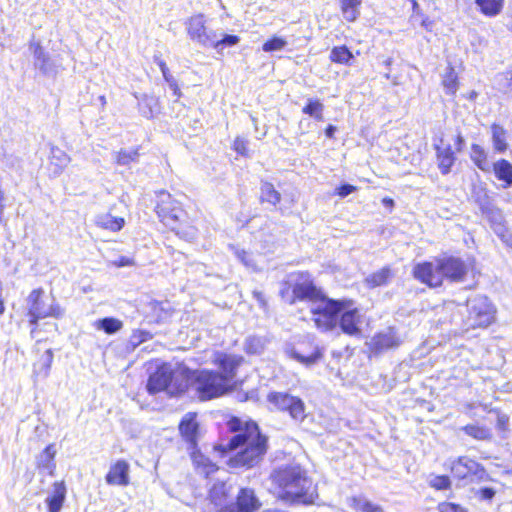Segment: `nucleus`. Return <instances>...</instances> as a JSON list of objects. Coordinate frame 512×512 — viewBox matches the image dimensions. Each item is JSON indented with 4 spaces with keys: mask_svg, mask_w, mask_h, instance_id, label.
Returning <instances> with one entry per match:
<instances>
[{
    "mask_svg": "<svg viewBox=\"0 0 512 512\" xmlns=\"http://www.w3.org/2000/svg\"><path fill=\"white\" fill-rule=\"evenodd\" d=\"M270 480L276 496L286 502L308 505L313 504L318 497L312 480L297 464L275 469Z\"/></svg>",
    "mask_w": 512,
    "mask_h": 512,
    "instance_id": "f257e3e1",
    "label": "nucleus"
},
{
    "mask_svg": "<svg viewBox=\"0 0 512 512\" xmlns=\"http://www.w3.org/2000/svg\"><path fill=\"white\" fill-rule=\"evenodd\" d=\"M155 212L157 213L160 221L168 228L176 231L177 235L192 239L196 235L195 228L187 226L183 228L186 219V212L183 210L181 204L173 198V196L166 192L160 191L157 193V201Z\"/></svg>",
    "mask_w": 512,
    "mask_h": 512,
    "instance_id": "f03ea898",
    "label": "nucleus"
},
{
    "mask_svg": "<svg viewBox=\"0 0 512 512\" xmlns=\"http://www.w3.org/2000/svg\"><path fill=\"white\" fill-rule=\"evenodd\" d=\"M229 428L235 434L226 445H219V449L226 453L238 448H261L267 450V437L260 433L258 425L254 422H242L233 418L228 423Z\"/></svg>",
    "mask_w": 512,
    "mask_h": 512,
    "instance_id": "7ed1b4c3",
    "label": "nucleus"
},
{
    "mask_svg": "<svg viewBox=\"0 0 512 512\" xmlns=\"http://www.w3.org/2000/svg\"><path fill=\"white\" fill-rule=\"evenodd\" d=\"M193 388L200 400H210L226 393L230 385L219 373L201 370L196 373Z\"/></svg>",
    "mask_w": 512,
    "mask_h": 512,
    "instance_id": "20e7f679",
    "label": "nucleus"
},
{
    "mask_svg": "<svg viewBox=\"0 0 512 512\" xmlns=\"http://www.w3.org/2000/svg\"><path fill=\"white\" fill-rule=\"evenodd\" d=\"M443 276L451 282H468L466 288L476 285V270L472 258H441Z\"/></svg>",
    "mask_w": 512,
    "mask_h": 512,
    "instance_id": "39448f33",
    "label": "nucleus"
},
{
    "mask_svg": "<svg viewBox=\"0 0 512 512\" xmlns=\"http://www.w3.org/2000/svg\"><path fill=\"white\" fill-rule=\"evenodd\" d=\"M27 305L31 324H35L39 319L60 317L62 315L60 307L55 304V299L45 295L41 288L34 289L29 294Z\"/></svg>",
    "mask_w": 512,
    "mask_h": 512,
    "instance_id": "423d86ee",
    "label": "nucleus"
},
{
    "mask_svg": "<svg viewBox=\"0 0 512 512\" xmlns=\"http://www.w3.org/2000/svg\"><path fill=\"white\" fill-rule=\"evenodd\" d=\"M466 324L471 328H486L495 319V308L487 297L476 295L467 300Z\"/></svg>",
    "mask_w": 512,
    "mask_h": 512,
    "instance_id": "0eeeda50",
    "label": "nucleus"
},
{
    "mask_svg": "<svg viewBox=\"0 0 512 512\" xmlns=\"http://www.w3.org/2000/svg\"><path fill=\"white\" fill-rule=\"evenodd\" d=\"M345 309V302L334 301L326 297L311 306L312 320L316 327L328 331L335 327L337 314Z\"/></svg>",
    "mask_w": 512,
    "mask_h": 512,
    "instance_id": "6e6552de",
    "label": "nucleus"
},
{
    "mask_svg": "<svg viewBox=\"0 0 512 512\" xmlns=\"http://www.w3.org/2000/svg\"><path fill=\"white\" fill-rule=\"evenodd\" d=\"M289 281L292 283L294 295L291 303L294 302V299H299L309 301L311 306H313V304L325 298V295L315 286L310 275L307 273L291 275Z\"/></svg>",
    "mask_w": 512,
    "mask_h": 512,
    "instance_id": "1a4fd4ad",
    "label": "nucleus"
},
{
    "mask_svg": "<svg viewBox=\"0 0 512 512\" xmlns=\"http://www.w3.org/2000/svg\"><path fill=\"white\" fill-rule=\"evenodd\" d=\"M268 401L282 411H288L291 418L303 421L306 417L303 401L287 393L273 392L268 395Z\"/></svg>",
    "mask_w": 512,
    "mask_h": 512,
    "instance_id": "9d476101",
    "label": "nucleus"
},
{
    "mask_svg": "<svg viewBox=\"0 0 512 512\" xmlns=\"http://www.w3.org/2000/svg\"><path fill=\"white\" fill-rule=\"evenodd\" d=\"M189 38L204 47L210 46L215 41V31L206 26V19L203 14L191 16L185 22Z\"/></svg>",
    "mask_w": 512,
    "mask_h": 512,
    "instance_id": "9b49d317",
    "label": "nucleus"
},
{
    "mask_svg": "<svg viewBox=\"0 0 512 512\" xmlns=\"http://www.w3.org/2000/svg\"><path fill=\"white\" fill-rule=\"evenodd\" d=\"M414 277L429 287H438L444 280L441 258L426 261L415 266Z\"/></svg>",
    "mask_w": 512,
    "mask_h": 512,
    "instance_id": "f8f14e48",
    "label": "nucleus"
},
{
    "mask_svg": "<svg viewBox=\"0 0 512 512\" xmlns=\"http://www.w3.org/2000/svg\"><path fill=\"white\" fill-rule=\"evenodd\" d=\"M211 361L221 370L219 375L225 379L227 384L231 385V381L236 375V370L243 362V357L236 354L216 351L213 352Z\"/></svg>",
    "mask_w": 512,
    "mask_h": 512,
    "instance_id": "ddd939ff",
    "label": "nucleus"
},
{
    "mask_svg": "<svg viewBox=\"0 0 512 512\" xmlns=\"http://www.w3.org/2000/svg\"><path fill=\"white\" fill-rule=\"evenodd\" d=\"M237 450L228 460V465L232 468H252L262 460L267 452L261 448H238Z\"/></svg>",
    "mask_w": 512,
    "mask_h": 512,
    "instance_id": "4468645a",
    "label": "nucleus"
},
{
    "mask_svg": "<svg viewBox=\"0 0 512 512\" xmlns=\"http://www.w3.org/2000/svg\"><path fill=\"white\" fill-rule=\"evenodd\" d=\"M172 380V369L169 365L160 366L150 375L147 382V390L150 394H155L165 390Z\"/></svg>",
    "mask_w": 512,
    "mask_h": 512,
    "instance_id": "2eb2a0df",
    "label": "nucleus"
},
{
    "mask_svg": "<svg viewBox=\"0 0 512 512\" xmlns=\"http://www.w3.org/2000/svg\"><path fill=\"white\" fill-rule=\"evenodd\" d=\"M343 313L340 318V327L342 331L348 335L356 336L360 334V324H361V315L358 309L348 308L347 303L345 302V309L342 310Z\"/></svg>",
    "mask_w": 512,
    "mask_h": 512,
    "instance_id": "dca6fc26",
    "label": "nucleus"
},
{
    "mask_svg": "<svg viewBox=\"0 0 512 512\" xmlns=\"http://www.w3.org/2000/svg\"><path fill=\"white\" fill-rule=\"evenodd\" d=\"M109 485L127 486L129 484V464L125 460H118L110 467L106 475Z\"/></svg>",
    "mask_w": 512,
    "mask_h": 512,
    "instance_id": "f3484780",
    "label": "nucleus"
},
{
    "mask_svg": "<svg viewBox=\"0 0 512 512\" xmlns=\"http://www.w3.org/2000/svg\"><path fill=\"white\" fill-rule=\"evenodd\" d=\"M399 344V337L396 335V332L393 328H388L387 330L376 334L371 340L373 349L379 352L390 348H395L399 346Z\"/></svg>",
    "mask_w": 512,
    "mask_h": 512,
    "instance_id": "a211bd4d",
    "label": "nucleus"
},
{
    "mask_svg": "<svg viewBox=\"0 0 512 512\" xmlns=\"http://www.w3.org/2000/svg\"><path fill=\"white\" fill-rule=\"evenodd\" d=\"M179 430L184 439L194 447L197 442L198 431L196 414L187 413L180 422Z\"/></svg>",
    "mask_w": 512,
    "mask_h": 512,
    "instance_id": "6ab92c4d",
    "label": "nucleus"
},
{
    "mask_svg": "<svg viewBox=\"0 0 512 512\" xmlns=\"http://www.w3.org/2000/svg\"><path fill=\"white\" fill-rule=\"evenodd\" d=\"M477 469L478 463L466 457L458 458L451 465V472L458 479H465L469 475L475 474Z\"/></svg>",
    "mask_w": 512,
    "mask_h": 512,
    "instance_id": "aec40b11",
    "label": "nucleus"
},
{
    "mask_svg": "<svg viewBox=\"0 0 512 512\" xmlns=\"http://www.w3.org/2000/svg\"><path fill=\"white\" fill-rule=\"evenodd\" d=\"M233 506L237 512H254L259 507V503L253 490L244 488L241 489L237 497V503Z\"/></svg>",
    "mask_w": 512,
    "mask_h": 512,
    "instance_id": "412c9836",
    "label": "nucleus"
},
{
    "mask_svg": "<svg viewBox=\"0 0 512 512\" xmlns=\"http://www.w3.org/2000/svg\"><path fill=\"white\" fill-rule=\"evenodd\" d=\"M70 156L62 149L53 146L50 153V167L55 176L60 175L70 163Z\"/></svg>",
    "mask_w": 512,
    "mask_h": 512,
    "instance_id": "4be33fe9",
    "label": "nucleus"
},
{
    "mask_svg": "<svg viewBox=\"0 0 512 512\" xmlns=\"http://www.w3.org/2000/svg\"><path fill=\"white\" fill-rule=\"evenodd\" d=\"M435 148L437 152L438 168L443 175H446L450 172L451 167L455 162L454 152L450 145H435Z\"/></svg>",
    "mask_w": 512,
    "mask_h": 512,
    "instance_id": "5701e85b",
    "label": "nucleus"
},
{
    "mask_svg": "<svg viewBox=\"0 0 512 512\" xmlns=\"http://www.w3.org/2000/svg\"><path fill=\"white\" fill-rule=\"evenodd\" d=\"M66 496V487L63 482H55L52 488L51 496L47 497L46 503L49 512H59L62 508Z\"/></svg>",
    "mask_w": 512,
    "mask_h": 512,
    "instance_id": "b1692460",
    "label": "nucleus"
},
{
    "mask_svg": "<svg viewBox=\"0 0 512 512\" xmlns=\"http://www.w3.org/2000/svg\"><path fill=\"white\" fill-rule=\"evenodd\" d=\"M493 172L499 181H502L504 189L512 186V165L505 159H500L493 164Z\"/></svg>",
    "mask_w": 512,
    "mask_h": 512,
    "instance_id": "393cba45",
    "label": "nucleus"
},
{
    "mask_svg": "<svg viewBox=\"0 0 512 512\" xmlns=\"http://www.w3.org/2000/svg\"><path fill=\"white\" fill-rule=\"evenodd\" d=\"M95 223L102 229L117 232L123 228L125 220L122 217H116L110 213H103L96 216Z\"/></svg>",
    "mask_w": 512,
    "mask_h": 512,
    "instance_id": "a878e982",
    "label": "nucleus"
},
{
    "mask_svg": "<svg viewBox=\"0 0 512 512\" xmlns=\"http://www.w3.org/2000/svg\"><path fill=\"white\" fill-rule=\"evenodd\" d=\"M343 18L348 22H355L360 16V7L363 0H338Z\"/></svg>",
    "mask_w": 512,
    "mask_h": 512,
    "instance_id": "bb28decb",
    "label": "nucleus"
},
{
    "mask_svg": "<svg viewBox=\"0 0 512 512\" xmlns=\"http://www.w3.org/2000/svg\"><path fill=\"white\" fill-rule=\"evenodd\" d=\"M55 455L56 450L54 445H48L37 457V467L47 471L50 475H52L56 467L54 462Z\"/></svg>",
    "mask_w": 512,
    "mask_h": 512,
    "instance_id": "cd10ccee",
    "label": "nucleus"
},
{
    "mask_svg": "<svg viewBox=\"0 0 512 512\" xmlns=\"http://www.w3.org/2000/svg\"><path fill=\"white\" fill-rule=\"evenodd\" d=\"M29 50L35 58V66L42 72L47 73L49 70V57L45 53L39 42L31 41Z\"/></svg>",
    "mask_w": 512,
    "mask_h": 512,
    "instance_id": "c85d7f7f",
    "label": "nucleus"
},
{
    "mask_svg": "<svg viewBox=\"0 0 512 512\" xmlns=\"http://www.w3.org/2000/svg\"><path fill=\"white\" fill-rule=\"evenodd\" d=\"M96 330L104 331L106 334H115L123 328V322L117 318L105 317L98 319L93 324Z\"/></svg>",
    "mask_w": 512,
    "mask_h": 512,
    "instance_id": "c756f323",
    "label": "nucleus"
},
{
    "mask_svg": "<svg viewBox=\"0 0 512 512\" xmlns=\"http://www.w3.org/2000/svg\"><path fill=\"white\" fill-rule=\"evenodd\" d=\"M471 160L473 163L483 172H490V164L487 159V153L485 149L478 145L473 144L471 146V154H470Z\"/></svg>",
    "mask_w": 512,
    "mask_h": 512,
    "instance_id": "7c9ffc66",
    "label": "nucleus"
},
{
    "mask_svg": "<svg viewBox=\"0 0 512 512\" xmlns=\"http://www.w3.org/2000/svg\"><path fill=\"white\" fill-rule=\"evenodd\" d=\"M491 133L494 150L499 153L505 152L508 148L506 130L498 124H493L491 126Z\"/></svg>",
    "mask_w": 512,
    "mask_h": 512,
    "instance_id": "2f4dec72",
    "label": "nucleus"
},
{
    "mask_svg": "<svg viewBox=\"0 0 512 512\" xmlns=\"http://www.w3.org/2000/svg\"><path fill=\"white\" fill-rule=\"evenodd\" d=\"M442 85L446 94L454 96L459 88L458 76L454 68L449 66L443 76Z\"/></svg>",
    "mask_w": 512,
    "mask_h": 512,
    "instance_id": "473e14b6",
    "label": "nucleus"
},
{
    "mask_svg": "<svg viewBox=\"0 0 512 512\" xmlns=\"http://www.w3.org/2000/svg\"><path fill=\"white\" fill-rule=\"evenodd\" d=\"M475 3L480 8V11L486 16L498 15L502 8L503 0H475Z\"/></svg>",
    "mask_w": 512,
    "mask_h": 512,
    "instance_id": "72a5a7b5",
    "label": "nucleus"
},
{
    "mask_svg": "<svg viewBox=\"0 0 512 512\" xmlns=\"http://www.w3.org/2000/svg\"><path fill=\"white\" fill-rule=\"evenodd\" d=\"M353 54L346 46H337L331 50L330 60L335 63L351 65Z\"/></svg>",
    "mask_w": 512,
    "mask_h": 512,
    "instance_id": "f704fd0d",
    "label": "nucleus"
},
{
    "mask_svg": "<svg viewBox=\"0 0 512 512\" xmlns=\"http://www.w3.org/2000/svg\"><path fill=\"white\" fill-rule=\"evenodd\" d=\"M261 200L276 205L281 200V195L271 183L264 182L261 185Z\"/></svg>",
    "mask_w": 512,
    "mask_h": 512,
    "instance_id": "c9c22d12",
    "label": "nucleus"
},
{
    "mask_svg": "<svg viewBox=\"0 0 512 512\" xmlns=\"http://www.w3.org/2000/svg\"><path fill=\"white\" fill-rule=\"evenodd\" d=\"M288 45V41L281 37L274 35L269 40L263 43L262 50L264 52H277L282 51Z\"/></svg>",
    "mask_w": 512,
    "mask_h": 512,
    "instance_id": "e433bc0d",
    "label": "nucleus"
},
{
    "mask_svg": "<svg viewBox=\"0 0 512 512\" xmlns=\"http://www.w3.org/2000/svg\"><path fill=\"white\" fill-rule=\"evenodd\" d=\"M324 106L319 100H309L308 104L303 108V113L315 118L318 121L323 120Z\"/></svg>",
    "mask_w": 512,
    "mask_h": 512,
    "instance_id": "4c0bfd02",
    "label": "nucleus"
},
{
    "mask_svg": "<svg viewBox=\"0 0 512 512\" xmlns=\"http://www.w3.org/2000/svg\"><path fill=\"white\" fill-rule=\"evenodd\" d=\"M391 276V271L388 268H382L379 271L371 274L367 279V283L372 286H380L385 284Z\"/></svg>",
    "mask_w": 512,
    "mask_h": 512,
    "instance_id": "58836bf2",
    "label": "nucleus"
},
{
    "mask_svg": "<svg viewBox=\"0 0 512 512\" xmlns=\"http://www.w3.org/2000/svg\"><path fill=\"white\" fill-rule=\"evenodd\" d=\"M138 157L139 153L137 149L120 150L116 153V162L118 165L127 166L132 162H136Z\"/></svg>",
    "mask_w": 512,
    "mask_h": 512,
    "instance_id": "ea45409f",
    "label": "nucleus"
},
{
    "mask_svg": "<svg viewBox=\"0 0 512 512\" xmlns=\"http://www.w3.org/2000/svg\"><path fill=\"white\" fill-rule=\"evenodd\" d=\"M465 433L477 440H486L491 437L490 430L477 425H467L463 428Z\"/></svg>",
    "mask_w": 512,
    "mask_h": 512,
    "instance_id": "a19ab883",
    "label": "nucleus"
},
{
    "mask_svg": "<svg viewBox=\"0 0 512 512\" xmlns=\"http://www.w3.org/2000/svg\"><path fill=\"white\" fill-rule=\"evenodd\" d=\"M263 341L260 337L250 336L246 338L244 350L248 354H259L263 350Z\"/></svg>",
    "mask_w": 512,
    "mask_h": 512,
    "instance_id": "79ce46f5",
    "label": "nucleus"
},
{
    "mask_svg": "<svg viewBox=\"0 0 512 512\" xmlns=\"http://www.w3.org/2000/svg\"><path fill=\"white\" fill-rule=\"evenodd\" d=\"M321 354L318 350H314L312 353H310L309 355H304L302 354L301 352H298V351H293L292 352V357L297 360L298 362L306 365V366H310L314 363H316L318 361V359L320 358Z\"/></svg>",
    "mask_w": 512,
    "mask_h": 512,
    "instance_id": "37998d69",
    "label": "nucleus"
},
{
    "mask_svg": "<svg viewBox=\"0 0 512 512\" xmlns=\"http://www.w3.org/2000/svg\"><path fill=\"white\" fill-rule=\"evenodd\" d=\"M354 508L361 512H382V509L370 501L361 498H353Z\"/></svg>",
    "mask_w": 512,
    "mask_h": 512,
    "instance_id": "c03bdc74",
    "label": "nucleus"
},
{
    "mask_svg": "<svg viewBox=\"0 0 512 512\" xmlns=\"http://www.w3.org/2000/svg\"><path fill=\"white\" fill-rule=\"evenodd\" d=\"M240 41L239 37L236 35H225L222 39H218L217 33H215V41L210 44L211 47L215 49L230 47L238 44Z\"/></svg>",
    "mask_w": 512,
    "mask_h": 512,
    "instance_id": "a18cd8bd",
    "label": "nucleus"
},
{
    "mask_svg": "<svg viewBox=\"0 0 512 512\" xmlns=\"http://www.w3.org/2000/svg\"><path fill=\"white\" fill-rule=\"evenodd\" d=\"M429 485L436 490H445L450 487V479L445 475H431L428 480Z\"/></svg>",
    "mask_w": 512,
    "mask_h": 512,
    "instance_id": "49530a36",
    "label": "nucleus"
},
{
    "mask_svg": "<svg viewBox=\"0 0 512 512\" xmlns=\"http://www.w3.org/2000/svg\"><path fill=\"white\" fill-rule=\"evenodd\" d=\"M194 462L198 467H202V473L206 476L214 473L218 468L212 463L209 459L204 458L203 456H194Z\"/></svg>",
    "mask_w": 512,
    "mask_h": 512,
    "instance_id": "de8ad7c7",
    "label": "nucleus"
},
{
    "mask_svg": "<svg viewBox=\"0 0 512 512\" xmlns=\"http://www.w3.org/2000/svg\"><path fill=\"white\" fill-rule=\"evenodd\" d=\"M150 339H152V334L149 331L136 329L132 332L130 341L136 347Z\"/></svg>",
    "mask_w": 512,
    "mask_h": 512,
    "instance_id": "09e8293b",
    "label": "nucleus"
},
{
    "mask_svg": "<svg viewBox=\"0 0 512 512\" xmlns=\"http://www.w3.org/2000/svg\"><path fill=\"white\" fill-rule=\"evenodd\" d=\"M439 512H467L466 509L452 502H443L438 506Z\"/></svg>",
    "mask_w": 512,
    "mask_h": 512,
    "instance_id": "8fccbe9b",
    "label": "nucleus"
},
{
    "mask_svg": "<svg viewBox=\"0 0 512 512\" xmlns=\"http://www.w3.org/2000/svg\"><path fill=\"white\" fill-rule=\"evenodd\" d=\"M156 62L163 74L165 81L169 84V86H175V79L170 74L166 63L161 59H156Z\"/></svg>",
    "mask_w": 512,
    "mask_h": 512,
    "instance_id": "3c124183",
    "label": "nucleus"
},
{
    "mask_svg": "<svg viewBox=\"0 0 512 512\" xmlns=\"http://www.w3.org/2000/svg\"><path fill=\"white\" fill-rule=\"evenodd\" d=\"M42 360L44 366V376H47L53 362V353L51 349L45 351L44 355L42 356Z\"/></svg>",
    "mask_w": 512,
    "mask_h": 512,
    "instance_id": "603ef678",
    "label": "nucleus"
},
{
    "mask_svg": "<svg viewBox=\"0 0 512 512\" xmlns=\"http://www.w3.org/2000/svg\"><path fill=\"white\" fill-rule=\"evenodd\" d=\"M233 148L237 153H239L241 155H246L247 154V141L243 138L237 137L234 140Z\"/></svg>",
    "mask_w": 512,
    "mask_h": 512,
    "instance_id": "864d4df0",
    "label": "nucleus"
},
{
    "mask_svg": "<svg viewBox=\"0 0 512 512\" xmlns=\"http://www.w3.org/2000/svg\"><path fill=\"white\" fill-rule=\"evenodd\" d=\"M357 190L356 186L350 185V184H344L341 185L336 189V194L340 196L341 198H345L351 193L355 192Z\"/></svg>",
    "mask_w": 512,
    "mask_h": 512,
    "instance_id": "5fc2aeb1",
    "label": "nucleus"
},
{
    "mask_svg": "<svg viewBox=\"0 0 512 512\" xmlns=\"http://www.w3.org/2000/svg\"><path fill=\"white\" fill-rule=\"evenodd\" d=\"M480 495L482 499L490 500L494 497L495 491L492 488H483L480 491Z\"/></svg>",
    "mask_w": 512,
    "mask_h": 512,
    "instance_id": "6e6d98bb",
    "label": "nucleus"
},
{
    "mask_svg": "<svg viewBox=\"0 0 512 512\" xmlns=\"http://www.w3.org/2000/svg\"><path fill=\"white\" fill-rule=\"evenodd\" d=\"M114 265L116 267H124L134 265L133 258H121L119 261H115Z\"/></svg>",
    "mask_w": 512,
    "mask_h": 512,
    "instance_id": "4d7b16f0",
    "label": "nucleus"
},
{
    "mask_svg": "<svg viewBox=\"0 0 512 512\" xmlns=\"http://www.w3.org/2000/svg\"><path fill=\"white\" fill-rule=\"evenodd\" d=\"M223 490H224V485H220V486L214 485V487L210 491L211 499L213 501H217V494H218V492H221L222 494H224Z\"/></svg>",
    "mask_w": 512,
    "mask_h": 512,
    "instance_id": "13d9d810",
    "label": "nucleus"
},
{
    "mask_svg": "<svg viewBox=\"0 0 512 512\" xmlns=\"http://www.w3.org/2000/svg\"><path fill=\"white\" fill-rule=\"evenodd\" d=\"M508 417L504 414H501L498 416V425L502 428H504L508 423Z\"/></svg>",
    "mask_w": 512,
    "mask_h": 512,
    "instance_id": "bf43d9fd",
    "label": "nucleus"
},
{
    "mask_svg": "<svg viewBox=\"0 0 512 512\" xmlns=\"http://www.w3.org/2000/svg\"><path fill=\"white\" fill-rule=\"evenodd\" d=\"M336 131V127L333 126V125H329L326 130H325V134L328 138H333L334 137V133Z\"/></svg>",
    "mask_w": 512,
    "mask_h": 512,
    "instance_id": "052dcab7",
    "label": "nucleus"
},
{
    "mask_svg": "<svg viewBox=\"0 0 512 512\" xmlns=\"http://www.w3.org/2000/svg\"><path fill=\"white\" fill-rule=\"evenodd\" d=\"M477 96H478V93H477L476 91H474V90H472V91L468 92V93L465 95V97H466L467 99L471 100V101L476 100Z\"/></svg>",
    "mask_w": 512,
    "mask_h": 512,
    "instance_id": "680f3d73",
    "label": "nucleus"
},
{
    "mask_svg": "<svg viewBox=\"0 0 512 512\" xmlns=\"http://www.w3.org/2000/svg\"><path fill=\"white\" fill-rule=\"evenodd\" d=\"M218 512H237V511L233 505H230V506H226V507L222 508Z\"/></svg>",
    "mask_w": 512,
    "mask_h": 512,
    "instance_id": "e2e57ef3",
    "label": "nucleus"
},
{
    "mask_svg": "<svg viewBox=\"0 0 512 512\" xmlns=\"http://www.w3.org/2000/svg\"><path fill=\"white\" fill-rule=\"evenodd\" d=\"M463 143H464V139H463V137L459 134V135L457 136V143H456V144H457V150H459V151H460V150L462 149V145H463Z\"/></svg>",
    "mask_w": 512,
    "mask_h": 512,
    "instance_id": "0e129e2a",
    "label": "nucleus"
},
{
    "mask_svg": "<svg viewBox=\"0 0 512 512\" xmlns=\"http://www.w3.org/2000/svg\"><path fill=\"white\" fill-rule=\"evenodd\" d=\"M382 202L385 206L392 207L394 205V201L391 198H384Z\"/></svg>",
    "mask_w": 512,
    "mask_h": 512,
    "instance_id": "69168bd1",
    "label": "nucleus"
},
{
    "mask_svg": "<svg viewBox=\"0 0 512 512\" xmlns=\"http://www.w3.org/2000/svg\"><path fill=\"white\" fill-rule=\"evenodd\" d=\"M253 260L254 258H241V261L244 263L245 266H251Z\"/></svg>",
    "mask_w": 512,
    "mask_h": 512,
    "instance_id": "338daca9",
    "label": "nucleus"
},
{
    "mask_svg": "<svg viewBox=\"0 0 512 512\" xmlns=\"http://www.w3.org/2000/svg\"><path fill=\"white\" fill-rule=\"evenodd\" d=\"M411 3H412V8H413V11L414 12H418L419 10V4L417 3L416 0H409Z\"/></svg>",
    "mask_w": 512,
    "mask_h": 512,
    "instance_id": "774afa93",
    "label": "nucleus"
}]
</instances>
